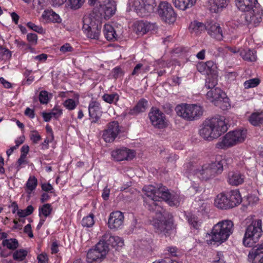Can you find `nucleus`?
I'll return each instance as SVG.
<instances>
[{"label": "nucleus", "instance_id": "30", "mask_svg": "<svg viewBox=\"0 0 263 263\" xmlns=\"http://www.w3.org/2000/svg\"><path fill=\"white\" fill-rule=\"evenodd\" d=\"M240 55L243 60L249 62H254L257 60L255 50L251 49H242L240 51Z\"/></svg>", "mask_w": 263, "mask_h": 263}, {"label": "nucleus", "instance_id": "36", "mask_svg": "<svg viewBox=\"0 0 263 263\" xmlns=\"http://www.w3.org/2000/svg\"><path fill=\"white\" fill-rule=\"evenodd\" d=\"M2 245L11 250H14L18 247V242L15 238L4 239Z\"/></svg>", "mask_w": 263, "mask_h": 263}, {"label": "nucleus", "instance_id": "37", "mask_svg": "<svg viewBox=\"0 0 263 263\" xmlns=\"http://www.w3.org/2000/svg\"><path fill=\"white\" fill-rule=\"evenodd\" d=\"M147 102L144 99L140 100L133 108L132 111L135 114L144 112L146 108Z\"/></svg>", "mask_w": 263, "mask_h": 263}, {"label": "nucleus", "instance_id": "46", "mask_svg": "<svg viewBox=\"0 0 263 263\" xmlns=\"http://www.w3.org/2000/svg\"><path fill=\"white\" fill-rule=\"evenodd\" d=\"M70 7L72 9H78L84 3V0H69Z\"/></svg>", "mask_w": 263, "mask_h": 263}, {"label": "nucleus", "instance_id": "25", "mask_svg": "<svg viewBox=\"0 0 263 263\" xmlns=\"http://www.w3.org/2000/svg\"><path fill=\"white\" fill-rule=\"evenodd\" d=\"M208 3L210 10L212 12L217 13L228 6L229 0H208Z\"/></svg>", "mask_w": 263, "mask_h": 263}, {"label": "nucleus", "instance_id": "32", "mask_svg": "<svg viewBox=\"0 0 263 263\" xmlns=\"http://www.w3.org/2000/svg\"><path fill=\"white\" fill-rule=\"evenodd\" d=\"M249 122L253 126H260L263 123V112H254L249 118Z\"/></svg>", "mask_w": 263, "mask_h": 263}, {"label": "nucleus", "instance_id": "8", "mask_svg": "<svg viewBox=\"0 0 263 263\" xmlns=\"http://www.w3.org/2000/svg\"><path fill=\"white\" fill-rule=\"evenodd\" d=\"M108 251V246L104 245L100 241L94 249H90L87 254L88 263H99L105 257Z\"/></svg>", "mask_w": 263, "mask_h": 263}, {"label": "nucleus", "instance_id": "43", "mask_svg": "<svg viewBox=\"0 0 263 263\" xmlns=\"http://www.w3.org/2000/svg\"><path fill=\"white\" fill-rule=\"evenodd\" d=\"M37 181L34 176L30 177L26 183V187L30 192L34 190L37 185Z\"/></svg>", "mask_w": 263, "mask_h": 263}, {"label": "nucleus", "instance_id": "54", "mask_svg": "<svg viewBox=\"0 0 263 263\" xmlns=\"http://www.w3.org/2000/svg\"><path fill=\"white\" fill-rule=\"evenodd\" d=\"M197 69L200 73L208 74L206 67L205 63L204 62H199L198 63L197 65Z\"/></svg>", "mask_w": 263, "mask_h": 263}, {"label": "nucleus", "instance_id": "29", "mask_svg": "<svg viewBox=\"0 0 263 263\" xmlns=\"http://www.w3.org/2000/svg\"><path fill=\"white\" fill-rule=\"evenodd\" d=\"M214 204L220 209H230L227 195L223 193L218 194L215 200Z\"/></svg>", "mask_w": 263, "mask_h": 263}, {"label": "nucleus", "instance_id": "47", "mask_svg": "<svg viewBox=\"0 0 263 263\" xmlns=\"http://www.w3.org/2000/svg\"><path fill=\"white\" fill-rule=\"evenodd\" d=\"M208 74H214L215 69L216 68V64L212 61H209L205 63Z\"/></svg>", "mask_w": 263, "mask_h": 263}, {"label": "nucleus", "instance_id": "23", "mask_svg": "<svg viewBox=\"0 0 263 263\" xmlns=\"http://www.w3.org/2000/svg\"><path fill=\"white\" fill-rule=\"evenodd\" d=\"M204 112L203 108L197 104H189L190 121L200 118Z\"/></svg>", "mask_w": 263, "mask_h": 263}, {"label": "nucleus", "instance_id": "2", "mask_svg": "<svg viewBox=\"0 0 263 263\" xmlns=\"http://www.w3.org/2000/svg\"><path fill=\"white\" fill-rule=\"evenodd\" d=\"M199 130V134L204 139L212 141L218 138L228 129L224 118L216 116L205 119Z\"/></svg>", "mask_w": 263, "mask_h": 263}, {"label": "nucleus", "instance_id": "11", "mask_svg": "<svg viewBox=\"0 0 263 263\" xmlns=\"http://www.w3.org/2000/svg\"><path fill=\"white\" fill-rule=\"evenodd\" d=\"M158 12L161 18L166 23L172 24L175 22L176 14L171 5L166 1L160 3Z\"/></svg>", "mask_w": 263, "mask_h": 263}, {"label": "nucleus", "instance_id": "59", "mask_svg": "<svg viewBox=\"0 0 263 263\" xmlns=\"http://www.w3.org/2000/svg\"><path fill=\"white\" fill-rule=\"evenodd\" d=\"M31 140L35 143H37L41 140V136L36 132H32L30 136Z\"/></svg>", "mask_w": 263, "mask_h": 263}, {"label": "nucleus", "instance_id": "10", "mask_svg": "<svg viewBox=\"0 0 263 263\" xmlns=\"http://www.w3.org/2000/svg\"><path fill=\"white\" fill-rule=\"evenodd\" d=\"M249 12L242 13L240 15V23L243 25L253 24L256 25L262 21V10L256 8L255 6Z\"/></svg>", "mask_w": 263, "mask_h": 263}, {"label": "nucleus", "instance_id": "21", "mask_svg": "<svg viewBox=\"0 0 263 263\" xmlns=\"http://www.w3.org/2000/svg\"><path fill=\"white\" fill-rule=\"evenodd\" d=\"M206 30L212 37L220 41L223 39L222 30L217 23H210L206 25Z\"/></svg>", "mask_w": 263, "mask_h": 263}, {"label": "nucleus", "instance_id": "7", "mask_svg": "<svg viewBox=\"0 0 263 263\" xmlns=\"http://www.w3.org/2000/svg\"><path fill=\"white\" fill-rule=\"evenodd\" d=\"M246 130L239 129L230 132L223 137L221 141L217 143L216 147L224 148L242 142L246 137Z\"/></svg>", "mask_w": 263, "mask_h": 263}, {"label": "nucleus", "instance_id": "19", "mask_svg": "<svg viewBox=\"0 0 263 263\" xmlns=\"http://www.w3.org/2000/svg\"><path fill=\"white\" fill-rule=\"evenodd\" d=\"M124 221L123 214L120 211H115L110 213L108 226L110 229L117 230L121 228Z\"/></svg>", "mask_w": 263, "mask_h": 263}, {"label": "nucleus", "instance_id": "1", "mask_svg": "<svg viewBox=\"0 0 263 263\" xmlns=\"http://www.w3.org/2000/svg\"><path fill=\"white\" fill-rule=\"evenodd\" d=\"M142 191L148 198L144 200L145 207L148 210L156 212V217L154 218L152 222L153 226L158 233L166 236L172 230L173 223L172 221L165 219L163 215V210L156 201L162 199L171 206H178L182 198L177 193L170 192L166 186L162 184L157 187L153 185L145 186Z\"/></svg>", "mask_w": 263, "mask_h": 263}, {"label": "nucleus", "instance_id": "58", "mask_svg": "<svg viewBox=\"0 0 263 263\" xmlns=\"http://www.w3.org/2000/svg\"><path fill=\"white\" fill-rule=\"evenodd\" d=\"M72 50L73 48L69 44L67 43L63 45L60 48V51L63 53L70 52L72 51Z\"/></svg>", "mask_w": 263, "mask_h": 263}, {"label": "nucleus", "instance_id": "3", "mask_svg": "<svg viewBox=\"0 0 263 263\" xmlns=\"http://www.w3.org/2000/svg\"><path fill=\"white\" fill-rule=\"evenodd\" d=\"M233 230L234 224L231 220H222L213 227L211 234L206 237V241L210 245L221 243L228 239Z\"/></svg>", "mask_w": 263, "mask_h": 263}, {"label": "nucleus", "instance_id": "50", "mask_svg": "<svg viewBox=\"0 0 263 263\" xmlns=\"http://www.w3.org/2000/svg\"><path fill=\"white\" fill-rule=\"evenodd\" d=\"M49 100L48 92L46 91H41L39 95V100L41 103L47 104Z\"/></svg>", "mask_w": 263, "mask_h": 263}, {"label": "nucleus", "instance_id": "18", "mask_svg": "<svg viewBox=\"0 0 263 263\" xmlns=\"http://www.w3.org/2000/svg\"><path fill=\"white\" fill-rule=\"evenodd\" d=\"M100 241L103 243L104 245H107L108 247L110 246L112 248H116V250L122 247L124 245V241L121 238L118 236H111L108 232L104 234Z\"/></svg>", "mask_w": 263, "mask_h": 263}, {"label": "nucleus", "instance_id": "64", "mask_svg": "<svg viewBox=\"0 0 263 263\" xmlns=\"http://www.w3.org/2000/svg\"><path fill=\"white\" fill-rule=\"evenodd\" d=\"M253 249L257 252L259 255L261 253H263V242L260 244H257L256 246H254Z\"/></svg>", "mask_w": 263, "mask_h": 263}, {"label": "nucleus", "instance_id": "56", "mask_svg": "<svg viewBox=\"0 0 263 263\" xmlns=\"http://www.w3.org/2000/svg\"><path fill=\"white\" fill-rule=\"evenodd\" d=\"M259 254L256 252V251L252 249L251 251H250L248 255V260L251 262L253 263L254 260L257 257V256H258Z\"/></svg>", "mask_w": 263, "mask_h": 263}, {"label": "nucleus", "instance_id": "13", "mask_svg": "<svg viewBox=\"0 0 263 263\" xmlns=\"http://www.w3.org/2000/svg\"><path fill=\"white\" fill-rule=\"evenodd\" d=\"M148 116L152 125L155 127L163 128L166 126L165 116L159 109L152 108Z\"/></svg>", "mask_w": 263, "mask_h": 263}, {"label": "nucleus", "instance_id": "39", "mask_svg": "<svg viewBox=\"0 0 263 263\" xmlns=\"http://www.w3.org/2000/svg\"><path fill=\"white\" fill-rule=\"evenodd\" d=\"M103 100L109 104L116 103L119 99V96L117 93L111 94H104L102 96Z\"/></svg>", "mask_w": 263, "mask_h": 263}, {"label": "nucleus", "instance_id": "62", "mask_svg": "<svg viewBox=\"0 0 263 263\" xmlns=\"http://www.w3.org/2000/svg\"><path fill=\"white\" fill-rule=\"evenodd\" d=\"M67 0H51V3L53 7H57L62 6Z\"/></svg>", "mask_w": 263, "mask_h": 263}, {"label": "nucleus", "instance_id": "51", "mask_svg": "<svg viewBox=\"0 0 263 263\" xmlns=\"http://www.w3.org/2000/svg\"><path fill=\"white\" fill-rule=\"evenodd\" d=\"M27 26L36 32L42 33L43 32V28L42 27L37 26L32 22L27 23Z\"/></svg>", "mask_w": 263, "mask_h": 263}, {"label": "nucleus", "instance_id": "44", "mask_svg": "<svg viewBox=\"0 0 263 263\" xmlns=\"http://www.w3.org/2000/svg\"><path fill=\"white\" fill-rule=\"evenodd\" d=\"M259 82L260 81L257 78L251 79L244 83V86L246 89L255 87L259 84Z\"/></svg>", "mask_w": 263, "mask_h": 263}, {"label": "nucleus", "instance_id": "28", "mask_svg": "<svg viewBox=\"0 0 263 263\" xmlns=\"http://www.w3.org/2000/svg\"><path fill=\"white\" fill-rule=\"evenodd\" d=\"M177 115L184 120L190 121L189 104H181L175 107Z\"/></svg>", "mask_w": 263, "mask_h": 263}, {"label": "nucleus", "instance_id": "45", "mask_svg": "<svg viewBox=\"0 0 263 263\" xmlns=\"http://www.w3.org/2000/svg\"><path fill=\"white\" fill-rule=\"evenodd\" d=\"M62 114V109L60 106H55L51 110H50V119L59 118Z\"/></svg>", "mask_w": 263, "mask_h": 263}, {"label": "nucleus", "instance_id": "24", "mask_svg": "<svg viewBox=\"0 0 263 263\" xmlns=\"http://www.w3.org/2000/svg\"><path fill=\"white\" fill-rule=\"evenodd\" d=\"M245 180V176L239 172H230L228 175V182L232 185L237 186L241 184Z\"/></svg>", "mask_w": 263, "mask_h": 263}, {"label": "nucleus", "instance_id": "17", "mask_svg": "<svg viewBox=\"0 0 263 263\" xmlns=\"http://www.w3.org/2000/svg\"><path fill=\"white\" fill-rule=\"evenodd\" d=\"M101 14L103 13L105 19L113 16L117 10L116 2L114 0H104L100 4Z\"/></svg>", "mask_w": 263, "mask_h": 263}, {"label": "nucleus", "instance_id": "15", "mask_svg": "<svg viewBox=\"0 0 263 263\" xmlns=\"http://www.w3.org/2000/svg\"><path fill=\"white\" fill-rule=\"evenodd\" d=\"M231 160L228 159L225 156H217L214 162L208 163L214 172L215 176L221 174L224 167H227L229 161Z\"/></svg>", "mask_w": 263, "mask_h": 263}, {"label": "nucleus", "instance_id": "34", "mask_svg": "<svg viewBox=\"0 0 263 263\" xmlns=\"http://www.w3.org/2000/svg\"><path fill=\"white\" fill-rule=\"evenodd\" d=\"M103 32L105 38L108 40L116 39L117 34L113 27L109 24H105Z\"/></svg>", "mask_w": 263, "mask_h": 263}, {"label": "nucleus", "instance_id": "61", "mask_svg": "<svg viewBox=\"0 0 263 263\" xmlns=\"http://www.w3.org/2000/svg\"><path fill=\"white\" fill-rule=\"evenodd\" d=\"M38 263H47L48 262V255L47 254L44 255L41 254L38 255L37 258Z\"/></svg>", "mask_w": 263, "mask_h": 263}, {"label": "nucleus", "instance_id": "16", "mask_svg": "<svg viewBox=\"0 0 263 263\" xmlns=\"http://www.w3.org/2000/svg\"><path fill=\"white\" fill-rule=\"evenodd\" d=\"M111 156L118 161L131 160L135 156V152L126 147H121L114 150L111 152Z\"/></svg>", "mask_w": 263, "mask_h": 263}, {"label": "nucleus", "instance_id": "55", "mask_svg": "<svg viewBox=\"0 0 263 263\" xmlns=\"http://www.w3.org/2000/svg\"><path fill=\"white\" fill-rule=\"evenodd\" d=\"M143 65L141 63L137 64L134 68V70L132 73V76L137 75L138 76L142 70H144Z\"/></svg>", "mask_w": 263, "mask_h": 263}, {"label": "nucleus", "instance_id": "38", "mask_svg": "<svg viewBox=\"0 0 263 263\" xmlns=\"http://www.w3.org/2000/svg\"><path fill=\"white\" fill-rule=\"evenodd\" d=\"M186 219L189 224L195 229H198L200 226L201 222L198 220V218L194 215L189 214L186 215Z\"/></svg>", "mask_w": 263, "mask_h": 263}, {"label": "nucleus", "instance_id": "49", "mask_svg": "<svg viewBox=\"0 0 263 263\" xmlns=\"http://www.w3.org/2000/svg\"><path fill=\"white\" fill-rule=\"evenodd\" d=\"M64 106L69 110L74 109L76 107L75 101L73 99H69L63 103Z\"/></svg>", "mask_w": 263, "mask_h": 263}, {"label": "nucleus", "instance_id": "6", "mask_svg": "<svg viewBox=\"0 0 263 263\" xmlns=\"http://www.w3.org/2000/svg\"><path fill=\"white\" fill-rule=\"evenodd\" d=\"M184 168L189 173L196 175L201 180H207L215 176L209 164L198 166L195 162L190 161L185 164Z\"/></svg>", "mask_w": 263, "mask_h": 263}, {"label": "nucleus", "instance_id": "35", "mask_svg": "<svg viewBox=\"0 0 263 263\" xmlns=\"http://www.w3.org/2000/svg\"><path fill=\"white\" fill-rule=\"evenodd\" d=\"M206 25L203 24V23L194 21L191 23L189 29L192 32H195V33H199L201 31L206 30Z\"/></svg>", "mask_w": 263, "mask_h": 263}, {"label": "nucleus", "instance_id": "41", "mask_svg": "<svg viewBox=\"0 0 263 263\" xmlns=\"http://www.w3.org/2000/svg\"><path fill=\"white\" fill-rule=\"evenodd\" d=\"M27 251L25 249H20L15 251L13 254V257L15 260L22 261L27 255Z\"/></svg>", "mask_w": 263, "mask_h": 263}, {"label": "nucleus", "instance_id": "9", "mask_svg": "<svg viewBox=\"0 0 263 263\" xmlns=\"http://www.w3.org/2000/svg\"><path fill=\"white\" fill-rule=\"evenodd\" d=\"M134 5L137 14L144 17L153 12L156 3L155 0H135Z\"/></svg>", "mask_w": 263, "mask_h": 263}, {"label": "nucleus", "instance_id": "22", "mask_svg": "<svg viewBox=\"0 0 263 263\" xmlns=\"http://www.w3.org/2000/svg\"><path fill=\"white\" fill-rule=\"evenodd\" d=\"M101 107L99 103L92 101L90 103L88 108L89 116L92 119L91 123H96L100 118Z\"/></svg>", "mask_w": 263, "mask_h": 263}, {"label": "nucleus", "instance_id": "4", "mask_svg": "<svg viewBox=\"0 0 263 263\" xmlns=\"http://www.w3.org/2000/svg\"><path fill=\"white\" fill-rule=\"evenodd\" d=\"M262 222L260 219L253 220L247 227L243 239V245L252 247L258 241L262 235Z\"/></svg>", "mask_w": 263, "mask_h": 263}, {"label": "nucleus", "instance_id": "57", "mask_svg": "<svg viewBox=\"0 0 263 263\" xmlns=\"http://www.w3.org/2000/svg\"><path fill=\"white\" fill-rule=\"evenodd\" d=\"M214 263H225L223 259V255L221 252L217 253Z\"/></svg>", "mask_w": 263, "mask_h": 263}, {"label": "nucleus", "instance_id": "42", "mask_svg": "<svg viewBox=\"0 0 263 263\" xmlns=\"http://www.w3.org/2000/svg\"><path fill=\"white\" fill-rule=\"evenodd\" d=\"M94 224L93 216L90 215L84 217L82 220V225L84 227L89 228Z\"/></svg>", "mask_w": 263, "mask_h": 263}, {"label": "nucleus", "instance_id": "31", "mask_svg": "<svg viewBox=\"0 0 263 263\" xmlns=\"http://www.w3.org/2000/svg\"><path fill=\"white\" fill-rule=\"evenodd\" d=\"M40 222L37 226V229H40L44 223L46 218L49 215V204H44L39 208Z\"/></svg>", "mask_w": 263, "mask_h": 263}, {"label": "nucleus", "instance_id": "14", "mask_svg": "<svg viewBox=\"0 0 263 263\" xmlns=\"http://www.w3.org/2000/svg\"><path fill=\"white\" fill-rule=\"evenodd\" d=\"M120 132V126L117 121L109 123L107 128L103 131V138L106 142H113Z\"/></svg>", "mask_w": 263, "mask_h": 263}, {"label": "nucleus", "instance_id": "60", "mask_svg": "<svg viewBox=\"0 0 263 263\" xmlns=\"http://www.w3.org/2000/svg\"><path fill=\"white\" fill-rule=\"evenodd\" d=\"M49 12L48 10H45L42 15L41 21L44 23H48L49 20Z\"/></svg>", "mask_w": 263, "mask_h": 263}, {"label": "nucleus", "instance_id": "5", "mask_svg": "<svg viewBox=\"0 0 263 263\" xmlns=\"http://www.w3.org/2000/svg\"><path fill=\"white\" fill-rule=\"evenodd\" d=\"M82 29L87 37L98 40L101 30V24L92 15H85Z\"/></svg>", "mask_w": 263, "mask_h": 263}, {"label": "nucleus", "instance_id": "26", "mask_svg": "<svg viewBox=\"0 0 263 263\" xmlns=\"http://www.w3.org/2000/svg\"><path fill=\"white\" fill-rule=\"evenodd\" d=\"M235 2L237 8L243 12L251 10L257 3V0H236Z\"/></svg>", "mask_w": 263, "mask_h": 263}, {"label": "nucleus", "instance_id": "20", "mask_svg": "<svg viewBox=\"0 0 263 263\" xmlns=\"http://www.w3.org/2000/svg\"><path fill=\"white\" fill-rule=\"evenodd\" d=\"M156 28L155 24L148 22L139 21L134 24V31L139 35H142L149 31L155 30Z\"/></svg>", "mask_w": 263, "mask_h": 263}, {"label": "nucleus", "instance_id": "63", "mask_svg": "<svg viewBox=\"0 0 263 263\" xmlns=\"http://www.w3.org/2000/svg\"><path fill=\"white\" fill-rule=\"evenodd\" d=\"M123 72L121 68L117 67L113 69V76L115 78H117L122 75Z\"/></svg>", "mask_w": 263, "mask_h": 263}, {"label": "nucleus", "instance_id": "52", "mask_svg": "<svg viewBox=\"0 0 263 263\" xmlns=\"http://www.w3.org/2000/svg\"><path fill=\"white\" fill-rule=\"evenodd\" d=\"M60 246V243L57 240L53 241L52 242L50 249L51 251V253L52 255L55 254H58V253L59 251V248Z\"/></svg>", "mask_w": 263, "mask_h": 263}, {"label": "nucleus", "instance_id": "40", "mask_svg": "<svg viewBox=\"0 0 263 263\" xmlns=\"http://www.w3.org/2000/svg\"><path fill=\"white\" fill-rule=\"evenodd\" d=\"M217 84V79L215 76H209L205 80V87L207 89L215 88V86Z\"/></svg>", "mask_w": 263, "mask_h": 263}, {"label": "nucleus", "instance_id": "48", "mask_svg": "<svg viewBox=\"0 0 263 263\" xmlns=\"http://www.w3.org/2000/svg\"><path fill=\"white\" fill-rule=\"evenodd\" d=\"M62 20L60 15L50 9V22L60 24L62 22Z\"/></svg>", "mask_w": 263, "mask_h": 263}, {"label": "nucleus", "instance_id": "33", "mask_svg": "<svg viewBox=\"0 0 263 263\" xmlns=\"http://www.w3.org/2000/svg\"><path fill=\"white\" fill-rule=\"evenodd\" d=\"M196 0H173L175 7L182 10L191 7L196 3Z\"/></svg>", "mask_w": 263, "mask_h": 263}, {"label": "nucleus", "instance_id": "53", "mask_svg": "<svg viewBox=\"0 0 263 263\" xmlns=\"http://www.w3.org/2000/svg\"><path fill=\"white\" fill-rule=\"evenodd\" d=\"M27 39L31 45H35L37 43V36L35 33H29L27 35Z\"/></svg>", "mask_w": 263, "mask_h": 263}, {"label": "nucleus", "instance_id": "27", "mask_svg": "<svg viewBox=\"0 0 263 263\" xmlns=\"http://www.w3.org/2000/svg\"><path fill=\"white\" fill-rule=\"evenodd\" d=\"M230 208H234L239 204L241 201V198L237 190H232L227 194Z\"/></svg>", "mask_w": 263, "mask_h": 263}, {"label": "nucleus", "instance_id": "12", "mask_svg": "<svg viewBox=\"0 0 263 263\" xmlns=\"http://www.w3.org/2000/svg\"><path fill=\"white\" fill-rule=\"evenodd\" d=\"M207 98L214 103L215 105H220V104L223 103L224 104V107L227 108L229 107V98L226 94L220 88L216 87L211 89L206 93Z\"/></svg>", "mask_w": 263, "mask_h": 263}]
</instances>
